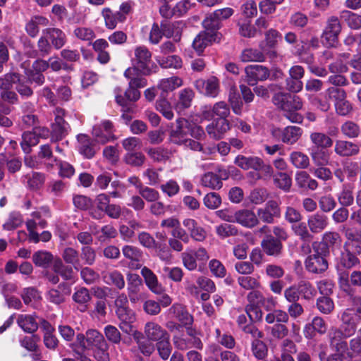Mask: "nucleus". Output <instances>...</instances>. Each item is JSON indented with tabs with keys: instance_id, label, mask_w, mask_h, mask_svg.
Returning a JSON list of instances; mask_svg holds the SVG:
<instances>
[{
	"instance_id": "nucleus-1",
	"label": "nucleus",
	"mask_w": 361,
	"mask_h": 361,
	"mask_svg": "<svg viewBox=\"0 0 361 361\" xmlns=\"http://www.w3.org/2000/svg\"><path fill=\"white\" fill-rule=\"evenodd\" d=\"M359 264L360 259L357 255L349 251H345V250H343L337 259L336 268L339 276V285L341 289L348 295H353L354 291L349 284V273L348 270Z\"/></svg>"
},
{
	"instance_id": "nucleus-2",
	"label": "nucleus",
	"mask_w": 361,
	"mask_h": 361,
	"mask_svg": "<svg viewBox=\"0 0 361 361\" xmlns=\"http://www.w3.org/2000/svg\"><path fill=\"white\" fill-rule=\"evenodd\" d=\"M54 122L51 125V141L56 142L66 137L70 130V126L64 120L66 111L63 109L57 107L54 111Z\"/></svg>"
},
{
	"instance_id": "nucleus-3",
	"label": "nucleus",
	"mask_w": 361,
	"mask_h": 361,
	"mask_svg": "<svg viewBox=\"0 0 361 361\" xmlns=\"http://www.w3.org/2000/svg\"><path fill=\"white\" fill-rule=\"evenodd\" d=\"M281 203L280 200H268L263 207L257 209L258 220L265 224H274L275 219L281 216Z\"/></svg>"
},
{
	"instance_id": "nucleus-4",
	"label": "nucleus",
	"mask_w": 361,
	"mask_h": 361,
	"mask_svg": "<svg viewBox=\"0 0 361 361\" xmlns=\"http://www.w3.org/2000/svg\"><path fill=\"white\" fill-rule=\"evenodd\" d=\"M135 61L136 66L135 67L140 70L142 75H149L154 73L152 69L149 67L152 63V53L149 49L145 46H138L135 47Z\"/></svg>"
},
{
	"instance_id": "nucleus-5",
	"label": "nucleus",
	"mask_w": 361,
	"mask_h": 361,
	"mask_svg": "<svg viewBox=\"0 0 361 361\" xmlns=\"http://www.w3.org/2000/svg\"><path fill=\"white\" fill-rule=\"evenodd\" d=\"M345 241L343 250L360 255L361 254V229L356 228H345L343 229Z\"/></svg>"
},
{
	"instance_id": "nucleus-6",
	"label": "nucleus",
	"mask_w": 361,
	"mask_h": 361,
	"mask_svg": "<svg viewBox=\"0 0 361 361\" xmlns=\"http://www.w3.org/2000/svg\"><path fill=\"white\" fill-rule=\"evenodd\" d=\"M341 324L338 328L345 335L350 337L357 331V325L361 322V317L357 316L351 309L345 310L341 314Z\"/></svg>"
},
{
	"instance_id": "nucleus-7",
	"label": "nucleus",
	"mask_w": 361,
	"mask_h": 361,
	"mask_svg": "<svg viewBox=\"0 0 361 361\" xmlns=\"http://www.w3.org/2000/svg\"><path fill=\"white\" fill-rule=\"evenodd\" d=\"M245 82L251 86L255 85L258 81H264L270 76V71L262 65H249L245 68Z\"/></svg>"
},
{
	"instance_id": "nucleus-8",
	"label": "nucleus",
	"mask_w": 361,
	"mask_h": 361,
	"mask_svg": "<svg viewBox=\"0 0 361 361\" xmlns=\"http://www.w3.org/2000/svg\"><path fill=\"white\" fill-rule=\"evenodd\" d=\"M92 135L94 142L99 144L104 145L111 140H114L115 135L113 123L109 120H105L101 124L94 126L92 129Z\"/></svg>"
},
{
	"instance_id": "nucleus-9",
	"label": "nucleus",
	"mask_w": 361,
	"mask_h": 361,
	"mask_svg": "<svg viewBox=\"0 0 361 361\" xmlns=\"http://www.w3.org/2000/svg\"><path fill=\"white\" fill-rule=\"evenodd\" d=\"M126 277L128 295L132 303H136L143 298L141 293L142 280L138 274L130 272L127 274Z\"/></svg>"
},
{
	"instance_id": "nucleus-10",
	"label": "nucleus",
	"mask_w": 361,
	"mask_h": 361,
	"mask_svg": "<svg viewBox=\"0 0 361 361\" xmlns=\"http://www.w3.org/2000/svg\"><path fill=\"white\" fill-rule=\"evenodd\" d=\"M341 31L340 20L336 16H331L326 21V26L323 32L322 37L329 46H334Z\"/></svg>"
},
{
	"instance_id": "nucleus-11",
	"label": "nucleus",
	"mask_w": 361,
	"mask_h": 361,
	"mask_svg": "<svg viewBox=\"0 0 361 361\" xmlns=\"http://www.w3.org/2000/svg\"><path fill=\"white\" fill-rule=\"evenodd\" d=\"M188 120L183 118H178L176 128L171 129L169 132L170 142L176 145H182L185 140V137L188 135Z\"/></svg>"
},
{
	"instance_id": "nucleus-12",
	"label": "nucleus",
	"mask_w": 361,
	"mask_h": 361,
	"mask_svg": "<svg viewBox=\"0 0 361 361\" xmlns=\"http://www.w3.org/2000/svg\"><path fill=\"white\" fill-rule=\"evenodd\" d=\"M329 224L328 216L322 212H316L307 218V226L312 234L322 233L327 228Z\"/></svg>"
},
{
	"instance_id": "nucleus-13",
	"label": "nucleus",
	"mask_w": 361,
	"mask_h": 361,
	"mask_svg": "<svg viewBox=\"0 0 361 361\" xmlns=\"http://www.w3.org/2000/svg\"><path fill=\"white\" fill-rule=\"evenodd\" d=\"M307 270L311 273L320 274L328 269L327 260L318 252L310 255L305 262Z\"/></svg>"
},
{
	"instance_id": "nucleus-14",
	"label": "nucleus",
	"mask_w": 361,
	"mask_h": 361,
	"mask_svg": "<svg viewBox=\"0 0 361 361\" xmlns=\"http://www.w3.org/2000/svg\"><path fill=\"white\" fill-rule=\"evenodd\" d=\"M42 34L48 38L51 47L56 50L61 49L67 42L65 32L57 27H47L42 30Z\"/></svg>"
},
{
	"instance_id": "nucleus-15",
	"label": "nucleus",
	"mask_w": 361,
	"mask_h": 361,
	"mask_svg": "<svg viewBox=\"0 0 361 361\" xmlns=\"http://www.w3.org/2000/svg\"><path fill=\"white\" fill-rule=\"evenodd\" d=\"M92 298L89 290L85 287L79 288L72 295L75 307L80 312H85L88 310Z\"/></svg>"
},
{
	"instance_id": "nucleus-16",
	"label": "nucleus",
	"mask_w": 361,
	"mask_h": 361,
	"mask_svg": "<svg viewBox=\"0 0 361 361\" xmlns=\"http://www.w3.org/2000/svg\"><path fill=\"white\" fill-rule=\"evenodd\" d=\"M229 128V122L223 118L214 120L207 126L206 130L211 138L218 140L224 137Z\"/></svg>"
},
{
	"instance_id": "nucleus-17",
	"label": "nucleus",
	"mask_w": 361,
	"mask_h": 361,
	"mask_svg": "<svg viewBox=\"0 0 361 361\" xmlns=\"http://www.w3.org/2000/svg\"><path fill=\"white\" fill-rule=\"evenodd\" d=\"M261 247L267 255L279 257L283 250V244L279 239H275L274 235L264 237L261 242Z\"/></svg>"
},
{
	"instance_id": "nucleus-18",
	"label": "nucleus",
	"mask_w": 361,
	"mask_h": 361,
	"mask_svg": "<svg viewBox=\"0 0 361 361\" xmlns=\"http://www.w3.org/2000/svg\"><path fill=\"white\" fill-rule=\"evenodd\" d=\"M49 24V19L43 16H33L25 24L26 33L32 38L36 37L39 32V27H47Z\"/></svg>"
},
{
	"instance_id": "nucleus-19",
	"label": "nucleus",
	"mask_w": 361,
	"mask_h": 361,
	"mask_svg": "<svg viewBox=\"0 0 361 361\" xmlns=\"http://www.w3.org/2000/svg\"><path fill=\"white\" fill-rule=\"evenodd\" d=\"M234 222L247 228H253L259 224L257 214L250 209H241L234 213Z\"/></svg>"
},
{
	"instance_id": "nucleus-20",
	"label": "nucleus",
	"mask_w": 361,
	"mask_h": 361,
	"mask_svg": "<svg viewBox=\"0 0 361 361\" xmlns=\"http://www.w3.org/2000/svg\"><path fill=\"white\" fill-rule=\"evenodd\" d=\"M348 338L338 328L333 329L329 334L330 346L337 352H344L348 348Z\"/></svg>"
},
{
	"instance_id": "nucleus-21",
	"label": "nucleus",
	"mask_w": 361,
	"mask_h": 361,
	"mask_svg": "<svg viewBox=\"0 0 361 361\" xmlns=\"http://www.w3.org/2000/svg\"><path fill=\"white\" fill-rule=\"evenodd\" d=\"M144 332L149 341L157 342L169 336L164 329L154 322H148L145 324Z\"/></svg>"
},
{
	"instance_id": "nucleus-22",
	"label": "nucleus",
	"mask_w": 361,
	"mask_h": 361,
	"mask_svg": "<svg viewBox=\"0 0 361 361\" xmlns=\"http://www.w3.org/2000/svg\"><path fill=\"white\" fill-rule=\"evenodd\" d=\"M173 343L174 346L180 350H185L192 348H195L199 350L203 348V343L200 338H184L180 336L174 335L173 336Z\"/></svg>"
},
{
	"instance_id": "nucleus-23",
	"label": "nucleus",
	"mask_w": 361,
	"mask_h": 361,
	"mask_svg": "<svg viewBox=\"0 0 361 361\" xmlns=\"http://www.w3.org/2000/svg\"><path fill=\"white\" fill-rule=\"evenodd\" d=\"M169 312L176 318L183 326L191 325L193 322V317L188 312L186 307L180 303L173 304L169 308Z\"/></svg>"
},
{
	"instance_id": "nucleus-24",
	"label": "nucleus",
	"mask_w": 361,
	"mask_h": 361,
	"mask_svg": "<svg viewBox=\"0 0 361 361\" xmlns=\"http://www.w3.org/2000/svg\"><path fill=\"white\" fill-rule=\"evenodd\" d=\"M79 142V152L86 159H92L99 149L96 148L94 141H92L89 137L85 134H80L77 137Z\"/></svg>"
},
{
	"instance_id": "nucleus-25",
	"label": "nucleus",
	"mask_w": 361,
	"mask_h": 361,
	"mask_svg": "<svg viewBox=\"0 0 361 361\" xmlns=\"http://www.w3.org/2000/svg\"><path fill=\"white\" fill-rule=\"evenodd\" d=\"M216 38L215 33H209L207 31L200 32L194 39L192 47L198 54L203 52L204 49L214 42Z\"/></svg>"
},
{
	"instance_id": "nucleus-26",
	"label": "nucleus",
	"mask_w": 361,
	"mask_h": 361,
	"mask_svg": "<svg viewBox=\"0 0 361 361\" xmlns=\"http://www.w3.org/2000/svg\"><path fill=\"white\" fill-rule=\"evenodd\" d=\"M360 149L357 145L346 141L336 140L334 145V152L340 157H351L359 153Z\"/></svg>"
},
{
	"instance_id": "nucleus-27",
	"label": "nucleus",
	"mask_w": 361,
	"mask_h": 361,
	"mask_svg": "<svg viewBox=\"0 0 361 361\" xmlns=\"http://www.w3.org/2000/svg\"><path fill=\"white\" fill-rule=\"evenodd\" d=\"M142 73L135 66L128 68L124 72V76L129 80L128 85L137 90L145 87L147 85V80L140 75Z\"/></svg>"
},
{
	"instance_id": "nucleus-28",
	"label": "nucleus",
	"mask_w": 361,
	"mask_h": 361,
	"mask_svg": "<svg viewBox=\"0 0 361 361\" xmlns=\"http://www.w3.org/2000/svg\"><path fill=\"white\" fill-rule=\"evenodd\" d=\"M141 275L145 279V282L148 288L155 294H161L163 291V287L159 283L157 276L153 271L147 267L141 269Z\"/></svg>"
},
{
	"instance_id": "nucleus-29",
	"label": "nucleus",
	"mask_w": 361,
	"mask_h": 361,
	"mask_svg": "<svg viewBox=\"0 0 361 361\" xmlns=\"http://www.w3.org/2000/svg\"><path fill=\"white\" fill-rule=\"evenodd\" d=\"M102 16L104 19L105 26L108 29H114L118 23L126 20V16L120 11L113 13L109 8H104L102 11Z\"/></svg>"
},
{
	"instance_id": "nucleus-30",
	"label": "nucleus",
	"mask_w": 361,
	"mask_h": 361,
	"mask_svg": "<svg viewBox=\"0 0 361 361\" xmlns=\"http://www.w3.org/2000/svg\"><path fill=\"white\" fill-rule=\"evenodd\" d=\"M183 224L189 231V236L195 240L202 242L206 238V231L204 228L200 226L195 220L192 219H185L183 221Z\"/></svg>"
},
{
	"instance_id": "nucleus-31",
	"label": "nucleus",
	"mask_w": 361,
	"mask_h": 361,
	"mask_svg": "<svg viewBox=\"0 0 361 361\" xmlns=\"http://www.w3.org/2000/svg\"><path fill=\"white\" fill-rule=\"evenodd\" d=\"M123 256L131 261L130 267L132 269H138L141 268L140 261L142 257V252L137 247L126 245L122 248Z\"/></svg>"
},
{
	"instance_id": "nucleus-32",
	"label": "nucleus",
	"mask_w": 361,
	"mask_h": 361,
	"mask_svg": "<svg viewBox=\"0 0 361 361\" xmlns=\"http://www.w3.org/2000/svg\"><path fill=\"white\" fill-rule=\"evenodd\" d=\"M234 163L243 170L253 169L259 171V167L262 164V159L256 156L238 155L235 159Z\"/></svg>"
},
{
	"instance_id": "nucleus-33",
	"label": "nucleus",
	"mask_w": 361,
	"mask_h": 361,
	"mask_svg": "<svg viewBox=\"0 0 361 361\" xmlns=\"http://www.w3.org/2000/svg\"><path fill=\"white\" fill-rule=\"evenodd\" d=\"M52 49L48 38L42 33L37 42V49L31 51L30 58L46 57L51 54Z\"/></svg>"
},
{
	"instance_id": "nucleus-34",
	"label": "nucleus",
	"mask_w": 361,
	"mask_h": 361,
	"mask_svg": "<svg viewBox=\"0 0 361 361\" xmlns=\"http://www.w3.org/2000/svg\"><path fill=\"white\" fill-rule=\"evenodd\" d=\"M17 324L26 333L33 334L39 327L35 316L30 314H19Z\"/></svg>"
},
{
	"instance_id": "nucleus-35",
	"label": "nucleus",
	"mask_w": 361,
	"mask_h": 361,
	"mask_svg": "<svg viewBox=\"0 0 361 361\" xmlns=\"http://www.w3.org/2000/svg\"><path fill=\"white\" fill-rule=\"evenodd\" d=\"M195 97L194 92L190 88H185L179 92L178 100L176 104L175 109L178 112L188 109L191 106L192 101Z\"/></svg>"
},
{
	"instance_id": "nucleus-36",
	"label": "nucleus",
	"mask_w": 361,
	"mask_h": 361,
	"mask_svg": "<svg viewBox=\"0 0 361 361\" xmlns=\"http://www.w3.org/2000/svg\"><path fill=\"white\" fill-rule=\"evenodd\" d=\"M310 139L312 148L328 149L333 145L334 141L327 134L321 132H312Z\"/></svg>"
},
{
	"instance_id": "nucleus-37",
	"label": "nucleus",
	"mask_w": 361,
	"mask_h": 361,
	"mask_svg": "<svg viewBox=\"0 0 361 361\" xmlns=\"http://www.w3.org/2000/svg\"><path fill=\"white\" fill-rule=\"evenodd\" d=\"M182 85V79L177 76L162 79L158 85V88L162 91L160 97H166L169 92L174 90Z\"/></svg>"
},
{
	"instance_id": "nucleus-38",
	"label": "nucleus",
	"mask_w": 361,
	"mask_h": 361,
	"mask_svg": "<svg viewBox=\"0 0 361 361\" xmlns=\"http://www.w3.org/2000/svg\"><path fill=\"white\" fill-rule=\"evenodd\" d=\"M32 262L35 266L47 269L51 264H54L55 260L54 255L48 251L39 250L35 252L32 257Z\"/></svg>"
},
{
	"instance_id": "nucleus-39",
	"label": "nucleus",
	"mask_w": 361,
	"mask_h": 361,
	"mask_svg": "<svg viewBox=\"0 0 361 361\" xmlns=\"http://www.w3.org/2000/svg\"><path fill=\"white\" fill-rule=\"evenodd\" d=\"M103 278L106 284L115 286L118 290H122L125 288L124 276L118 270L108 271L103 274Z\"/></svg>"
},
{
	"instance_id": "nucleus-40",
	"label": "nucleus",
	"mask_w": 361,
	"mask_h": 361,
	"mask_svg": "<svg viewBox=\"0 0 361 361\" xmlns=\"http://www.w3.org/2000/svg\"><path fill=\"white\" fill-rule=\"evenodd\" d=\"M200 183L203 187L214 190L221 189L223 185L220 176L213 172H207L202 175Z\"/></svg>"
},
{
	"instance_id": "nucleus-41",
	"label": "nucleus",
	"mask_w": 361,
	"mask_h": 361,
	"mask_svg": "<svg viewBox=\"0 0 361 361\" xmlns=\"http://www.w3.org/2000/svg\"><path fill=\"white\" fill-rule=\"evenodd\" d=\"M140 97V92L128 85V88L124 92V97L121 94L116 96V102L122 107L129 105L130 102H136Z\"/></svg>"
},
{
	"instance_id": "nucleus-42",
	"label": "nucleus",
	"mask_w": 361,
	"mask_h": 361,
	"mask_svg": "<svg viewBox=\"0 0 361 361\" xmlns=\"http://www.w3.org/2000/svg\"><path fill=\"white\" fill-rule=\"evenodd\" d=\"M157 61L159 65L165 69H180L183 66L182 59L178 55H168L158 57Z\"/></svg>"
},
{
	"instance_id": "nucleus-43",
	"label": "nucleus",
	"mask_w": 361,
	"mask_h": 361,
	"mask_svg": "<svg viewBox=\"0 0 361 361\" xmlns=\"http://www.w3.org/2000/svg\"><path fill=\"white\" fill-rule=\"evenodd\" d=\"M302 129L296 126H289L283 128L282 142L286 145L295 144L302 136Z\"/></svg>"
},
{
	"instance_id": "nucleus-44",
	"label": "nucleus",
	"mask_w": 361,
	"mask_h": 361,
	"mask_svg": "<svg viewBox=\"0 0 361 361\" xmlns=\"http://www.w3.org/2000/svg\"><path fill=\"white\" fill-rule=\"evenodd\" d=\"M291 229L294 234L299 238L302 242H312L314 239L313 234L310 232L307 223L299 222L292 225Z\"/></svg>"
},
{
	"instance_id": "nucleus-45",
	"label": "nucleus",
	"mask_w": 361,
	"mask_h": 361,
	"mask_svg": "<svg viewBox=\"0 0 361 361\" xmlns=\"http://www.w3.org/2000/svg\"><path fill=\"white\" fill-rule=\"evenodd\" d=\"M338 201L343 207H350L354 202L353 186L351 184H344L338 195Z\"/></svg>"
},
{
	"instance_id": "nucleus-46",
	"label": "nucleus",
	"mask_w": 361,
	"mask_h": 361,
	"mask_svg": "<svg viewBox=\"0 0 361 361\" xmlns=\"http://www.w3.org/2000/svg\"><path fill=\"white\" fill-rule=\"evenodd\" d=\"M241 61L247 62H263L265 61V56L263 52L257 49L248 48L244 49L240 56Z\"/></svg>"
},
{
	"instance_id": "nucleus-47",
	"label": "nucleus",
	"mask_w": 361,
	"mask_h": 361,
	"mask_svg": "<svg viewBox=\"0 0 361 361\" xmlns=\"http://www.w3.org/2000/svg\"><path fill=\"white\" fill-rule=\"evenodd\" d=\"M54 271L60 275L65 280H70L73 276V269L71 267L66 265L61 259L56 257L53 264Z\"/></svg>"
},
{
	"instance_id": "nucleus-48",
	"label": "nucleus",
	"mask_w": 361,
	"mask_h": 361,
	"mask_svg": "<svg viewBox=\"0 0 361 361\" xmlns=\"http://www.w3.org/2000/svg\"><path fill=\"white\" fill-rule=\"evenodd\" d=\"M300 296L303 299L310 300L312 299L317 294V290L312 284L306 280H300L297 284H295Z\"/></svg>"
},
{
	"instance_id": "nucleus-49",
	"label": "nucleus",
	"mask_w": 361,
	"mask_h": 361,
	"mask_svg": "<svg viewBox=\"0 0 361 361\" xmlns=\"http://www.w3.org/2000/svg\"><path fill=\"white\" fill-rule=\"evenodd\" d=\"M148 156L156 162H165L168 161L171 155V152L163 147H154L146 149Z\"/></svg>"
},
{
	"instance_id": "nucleus-50",
	"label": "nucleus",
	"mask_w": 361,
	"mask_h": 361,
	"mask_svg": "<svg viewBox=\"0 0 361 361\" xmlns=\"http://www.w3.org/2000/svg\"><path fill=\"white\" fill-rule=\"evenodd\" d=\"M290 161L297 169H305L310 166V159L302 152L295 151L290 154Z\"/></svg>"
},
{
	"instance_id": "nucleus-51",
	"label": "nucleus",
	"mask_w": 361,
	"mask_h": 361,
	"mask_svg": "<svg viewBox=\"0 0 361 361\" xmlns=\"http://www.w3.org/2000/svg\"><path fill=\"white\" fill-rule=\"evenodd\" d=\"M202 24L206 30L205 31L209 32V33H215L216 35L217 30L222 26V23H221L217 16L214 15V12L207 15Z\"/></svg>"
},
{
	"instance_id": "nucleus-52",
	"label": "nucleus",
	"mask_w": 361,
	"mask_h": 361,
	"mask_svg": "<svg viewBox=\"0 0 361 361\" xmlns=\"http://www.w3.org/2000/svg\"><path fill=\"white\" fill-rule=\"evenodd\" d=\"M39 142V140L33 130L23 133L20 145L25 153L29 154L31 152V147L37 145Z\"/></svg>"
},
{
	"instance_id": "nucleus-53",
	"label": "nucleus",
	"mask_w": 361,
	"mask_h": 361,
	"mask_svg": "<svg viewBox=\"0 0 361 361\" xmlns=\"http://www.w3.org/2000/svg\"><path fill=\"white\" fill-rule=\"evenodd\" d=\"M22 75L16 72L7 73L0 76V90H11L13 85L20 81Z\"/></svg>"
},
{
	"instance_id": "nucleus-54",
	"label": "nucleus",
	"mask_w": 361,
	"mask_h": 361,
	"mask_svg": "<svg viewBox=\"0 0 361 361\" xmlns=\"http://www.w3.org/2000/svg\"><path fill=\"white\" fill-rule=\"evenodd\" d=\"M68 183L62 180H53L50 181L47 186V192L54 197H62L67 190Z\"/></svg>"
},
{
	"instance_id": "nucleus-55",
	"label": "nucleus",
	"mask_w": 361,
	"mask_h": 361,
	"mask_svg": "<svg viewBox=\"0 0 361 361\" xmlns=\"http://www.w3.org/2000/svg\"><path fill=\"white\" fill-rule=\"evenodd\" d=\"M275 185L284 192H289L292 186V178L285 172H279L274 176Z\"/></svg>"
},
{
	"instance_id": "nucleus-56",
	"label": "nucleus",
	"mask_w": 361,
	"mask_h": 361,
	"mask_svg": "<svg viewBox=\"0 0 361 361\" xmlns=\"http://www.w3.org/2000/svg\"><path fill=\"white\" fill-rule=\"evenodd\" d=\"M251 350L253 355L259 360L265 359L268 355V347L261 339L252 340Z\"/></svg>"
},
{
	"instance_id": "nucleus-57",
	"label": "nucleus",
	"mask_w": 361,
	"mask_h": 361,
	"mask_svg": "<svg viewBox=\"0 0 361 361\" xmlns=\"http://www.w3.org/2000/svg\"><path fill=\"white\" fill-rule=\"evenodd\" d=\"M78 252L73 247H66L62 253L63 259L67 263L73 264L74 269L77 271L80 269V263L78 258Z\"/></svg>"
},
{
	"instance_id": "nucleus-58",
	"label": "nucleus",
	"mask_w": 361,
	"mask_h": 361,
	"mask_svg": "<svg viewBox=\"0 0 361 361\" xmlns=\"http://www.w3.org/2000/svg\"><path fill=\"white\" fill-rule=\"evenodd\" d=\"M312 329L319 334H324L327 331V324L322 317H315L313 318L312 323L306 325L305 327L306 337H308L307 334H309V331Z\"/></svg>"
},
{
	"instance_id": "nucleus-59",
	"label": "nucleus",
	"mask_w": 361,
	"mask_h": 361,
	"mask_svg": "<svg viewBox=\"0 0 361 361\" xmlns=\"http://www.w3.org/2000/svg\"><path fill=\"white\" fill-rule=\"evenodd\" d=\"M216 233L222 239L238 235V228L231 224L224 223L216 227Z\"/></svg>"
},
{
	"instance_id": "nucleus-60",
	"label": "nucleus",
	"mask_w": 361,
	"mask_h": 361,
	"mask_svg": "<svg viewBox=\"0 0 361 361\" xmlns=\"http://www.w3.org/2000/svg\"><path fill=\"white\" fill-rule=\"evenodd\" d=\"M238 285L245 290H252L259 289L261 287L259 281L250 276H241L237 279Z\"/></svg>"
},
{
	"instance_id": "nucleus-61",
	"label": "nucleus",
	"mask_w": 361,
	"mask_h": 361,
	"mask_svg": "<svg viewBox=\"0 0 361 361\" xmlns=\"http://www.w3.org/2000/svg\"><path fill=\"white\" fill-rule=\"evenodd\" d=\"M0 165H6L8 173H15L21 169L22 162L18 158L9 159L4 154H0Z\"/></svg>"
},
{
	"instance_id": "nucleus-62",
	"label": "nucleus",
	"mask_w": 361,
	"mask_h": 361,
	"mask_svg": "<svg viewBox=\"0 0 361 361\" xmlns=\"http://www.w3.org/2000/svg\"><path fill=\"white\" fill-rule=\"evenodd\" d=\"M86 342L90 347H97L107 343L103 334L96 329H89L86 331Z\"/></svg>"
},
{
	"instance_id": "nucleus-63",
	"label": "nucleus",
	"mask_w": 361,
	"mask_h": 361,
	"mask_svg": "<svg viewBox=\"0 0 361 361\" xmlns=\"http://www.w3.org/2000/svg\"><path fill=\"white\" fill-rule=\"evenodd\" d=\"M156 348L160 357L164 360H167L172 352L170 336H169L157 341L156 343Z\"/></svg>"
},
{
	"instance_id": "nucleus-64",
	"label": "nucleus",
	"mask_w": 361,
	"mask_h": 361,
	"mask_svg": "<svg viewBox=\"0 0 361 361\" xmlns=\"http://www.w3.org/2000/svg\"><path fill=\"white\" fill-rule=\"evenodd\" d=\"M341 130L343 135L348 138L357 137L360 133V126L351 121L343 123L341 126Z\"/></svg>"
}]
</instances>
